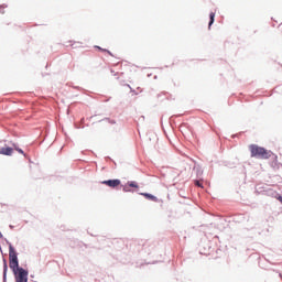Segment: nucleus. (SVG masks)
Returning <instances> with one entry per match:
<instances>
[{
	"label": "nucleus",
	"instance_id": "nucleus-1",
	"mask_svg": "<svg viewBox=\"0 0 282 282\" xmlns=\"http://www.w3.org/2000/svg\"><path fill=\"white\" fill-rule=\"evenodd\" d=\"M249 151L251 153V158H259L260 160H270L272 158V152L265 150V148H261L257 144L249 145Z\"/></svg>",
	"mask_w": 282,
	"mask_h": 282
},
{
	"label": "nucleus",
	"instance_id": "nucleus-2",
	"mask_svg": "<svg viewBox=\"0 0 282 282\" xmlns=\"http://www.w3.org/2000/svg\"><path fill=\"white\" fill-rule=\"evenodd\" d=\"M9 268L13 270L14 274H17V271L21 270V268H19V258L17 257V251H14L12 246L9 247Z\"/></svg>",
	"mask_w": 282,
	"mask_h": 282
},
{
	"label": "nucleus",
	"instance_id": "nucleus-3",
	"mask_svg": "<svg viewBox=\"0 0 282 282\" xmlns=\"http://www.w3.org/2000/svg\"><path fill=\"white\" fill-rule=\"evenodd\" d=\"M15 282H28V271L23 268L15 271Z\"/></svg>",
	"mask_w": 282,
	"mask_h": 282
},
{
	"label": "nucleus",
	"instance_id": "nucleus-4",
	"mask_svg": "<svg viewBox=\"0 0 282 282\" xmlns=\"http://www.w3.org/2000/svg\"><path fill=\"white\" fill-rule=\"evenodd\" d=\"M101 184H105V186H109V188H118L121 182L120 180L116 178V180L102 181Z\"/></svg>",
	"mask_w": 282,
	"mask_h": 282
},
{
	"label": "nucleus",
	"instance_id": "nucleus-5",
	"mask_svg": "<svg viewBox=\"0 0 282 282\" xmlns=\"http://www.w3.org/2000/svg\"><path fill=\"white\" fill-rule=\"evenodd\" d=\"M14 153V149L10 147L0 148V155H12Z\"/></svg>",
	"mask_w": 282,
	"mask_h": 282
},
{
	"label": "nucleus",
	"instance_id": "nucleus-6",
	"mask_svg": "<svg viewBox=\"0 0 282 282\" xmlns=\"http://www.w3.org/2000/svg\"><path fill=\"white\" fill-rule=\"evenodd\" d=\"M129 187L138 188L139 186H138V183H135V182H128V184L124 185V187H123L124 193H129Z\"/></svg>",
	"mask_w": 282,
	"mask_h": 282
},
{
	"label": "nucleus",
	"instance_id": "nucleus-7",
	"mask_svg": "<svg viewBox=\"0 0 282 282\" xmlns=\"http://www.w3.org/2000/svg\"><path fill=\"white\" fill-rule=\"evenodd\" d=\"M141 195L143 197H145V199H150L151 202H158V197H155L154 195L152 194H149V193H141Z\"/></svg>",
	"mask_w": 282,
	"mask_h": 282
},
{
	"label": "nucleus",
	"instance_id": "nucleus-8",
	"mask_svg": "<svg viewBox=\"0 0 282 282\" xmlns=\"http://www.w3.org/2000/svg\"><path fill=\"white\" fill-rule=\"evenodd\" d=\"M80 45H83V43H80V42H69V44L66 46L73 47L74 50H76V47H80Z\"/></svg>",
	"mask_w": 282,
	"mask_h": 282
},
{
	"label": "nucleus",
	"instance_id": "nucleus-9",
	"mask_svg": "<svg viewBox=\"0 0 282 282\" xmlns=\"http://www.w3.org/2000/svg\"><path fill=\"white\" fill-rule=\"evenodd\" d=\"M209 28L215 23V12H212L210 14H209Z\"/></svg>",
	"mask_w": 282,
	"mask_h": 282
},
{
	"label": "nucleus",
	"instance_id": "nucleus-10",
	"mask_svg": "<svg viewBox=\"0 0 282 282\" xmlns=\"http://www.w3.org/2000/svg\"><path fill=\"white\" fill-rule=\"evenodd\" d=\"M3 274L4 276L8 274V262L6 260H3Z\"/></svg>",
	"mask_w": 282,
	"mask_h": 282
},
{
	"label": "nucleus",
	"instance_id": "nucleus-11",
	"mask_svg": "<svg viewBox=\"0 0 282 282\" xmlns=\"http://www.w3.org/2000/svg\"><path fill=\"white\" fill-rule=\"evenodd\" d=\"M97 47L100 50V52H107V54H109V56H113V54L110 51L101 48L100 46H97Z\"/></svg>",
	"mask_w": 282,
	"mask_h": 282
},
{
	"label": "nucleus",
	"instance_id": "nucleus-12",
	"mask_svg": "<svg viewBox=\"0 0 282 282\" xmlns=\"http://www.w3.org/2000/svg\"><path fill=\"white\" fill-rule=\"evenodd\" d=\"M6 6H0V14H6Z\"/></svg>",
	"mask_w": 282,
	"mask_h": 282
},
{
	"label": "nucleus",
	"instance_id": "nucleus-13",
	"mask_svg": "<svg viewBox=\"0 0 282 282\" xmlns=\"http://www.w3.org/2000/svg\"><path fill=\"white\" fill-rule=\"evenodd\" d=\"M195 185L198 186L199 188H204V185L199 181H195Z\"/></svg>",
	"mask_w": 282,
	"mask_h": 282
},
{
	"label": "nucleus",
	"instance_id": "nucleus-14",
	"mask_svg": "<svg viewBox=\"0 0 282 282\" xmlns=\"http://www.w3.org/2000/svg\"><path fill=\"white\" fill-rule=\"evenodd\" d=\"M15 151H18V153H21L22 155H24V152L21 149L17 148V147H15Z\"/></svg>",
	"mask_w": 282,
	"mask_h": 282
},
{
	"label": "nucleus",
	"instance_id": "nucleus-15",
	"mask_svg": "<svg viewBox=\"0 0 282 282\" xmlns=\"http://www.w3.org/2000/svg\"><path fill=\"white\" fill-rule=\"evenodd\" d=\"M278 199H279V202H281V203H282V196H279V197H278Z\"/></svg>",
	"mask_w": 282,
	"mask_h": 282
}]
</instances>
